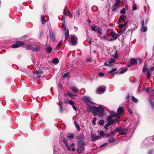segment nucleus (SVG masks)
<instances>
[{
  "label": "nucleus",
  "mask_w": 154,
  "mask_h": 154,
  "mask_svg": "<svg viewBox=\"0 0 154 154\" xmlns=\"http://www.w3.org/2000/svg\"><path fill=\"white\" fill-rule=\"evenodd\" d=\"M87 106L89 112H91L96 115H99L100 117L103 116L104 107L103 106L100 105L98 107L95 106H91L89 105H88Z\"/></svg>",
  "instance_id": "nucleus-1"
},
{
  "label": "nucleus",
  "mask_w": 154,
  "mask_h": 154,
  "mask_svg": "<svg viewBox=\"0 0 154 154\" xmlns=\"http://www.w3.org/2000/svg\"><path fill=\"white\" fill-rule=\"evenodd\" d=\"M120 115H117L116 113L113 114L112 115L109 116L107 119V120L108 122L112 123L113 122H118V119L119 118Z\"/></svg>",
  "instance_id": "nucleus-2"
},
{
  "label": "nucleus",
  "mask_w": 154,
  "mask_h": 154,
  "mask_svg": "<svg viewBox=\"0 0 154 154\" xmlns=\"http://www.w3.org/2000/svg\"><path fill=\"white\" fill-rule=\"evenodd\" d=\"M91 28L92 31L98 32V34H97V35L99 37H101L102 30L100 27L98 26L97 25H94L91 26Z\"/></svg>",
  "instance_id": "nucleus-3"
},
{
  "label": "nucleus",
  "mask_w": 154,
  "mask_h": 154,
  "mask_svg": "<svg viewBox=\"0 0 154 154\" xmlns=\"http://www.w3.org/2000/svg\"><path fill=\"white\" fill-rule=\"evenodd\" d=\"M24 45V43L18 41H17L16 44L13 45L11 47L12 48H17L19 47L22 46Z\"/></svg>",
  "instance_id": "nucleus-4"
},
{
  "label": "nucleus",
  "mask_w": 154,
  "mask_h": 154,
  "mask_svg": "<svg viewBox=\"0 0 154 154\" xmlns=\"http://www.w3.org/2000/svg\"><path fill=\"white\" fill-rule=\"evenodd\" d=\"M106 91L105 88L101 87L98 88L97 90V94H102L104 93Z\"/></svg>",
  "instance_id": "nucleus-5"
},
{
  "label": "nucleus",
  "mask_w": 154,
  "mask_h": 154,
  "mask_svg": "<svg viewBox=\"0 0 154 154\" xmlns=\"http://www.w3.org/2000/svg\"><path fill=\"white\" fill-rule=\"evenodd\" d=\"M71 42L72 45H75L77 44V38L76 36H72L71 37Z\"/></svg>",
  "instance_id": "nucleus-6"
},
{
  "label": "nucleus",
  "mask_w": 154,
  "mask_h": 154,
  "mask_svg": "<svg viewBox=\"0 0 154 154\" xmlns=\"http://www.w3.org/2000/svg\"><path fill=\"white\" fill-rule=\"evenodd\" d=\"M91 138L93 141H95L97 140L100 139L101 138V137L100 136H96L93 134H91Z\"/></svg>",
  "instance_id": "nucleus-7"
},
{
  "label": "nucleus",
  "mask_w": 154,
  "mask_h": 154,
  "mask_svg": "<svg viewBox=\"0 0 154 154\" xmlns=\"http://www.w3.org/2000/svg\"><path fill=\"white\" fill-rule=\"evenodd\" d=\"M83 99L85 103H87L88 102H90L91 103H92L93 104H95V103H93L92 102H91L90 101V99L89 97L87 96H85L83 97Z\"/></svg>",
  "instance_id": "nucleus-8"
},
{
  "label": "nucleus",
  "mask_w": 154,
  "mask_h": 154,
  "mask_svg": "<svg viewBox=\"0 0 154 154\" xmlns=\"http://www.w3.org/2000/svg\"><path fill=\"white\" fill-rule=\"evenodd\" d=\"M68 140L66 139L65 138L63 139V142L65 145L67 147L68 149L69 150H71L69 146L68 143L67 142Z\"/></svg>",
  "instance_id": "nucleus-9"
},
{
  "label": "nucleus",
  "mask_w": 154,
  "mask_h": 154,
  "mask_svg": "<svg viewBox=\"0 0 154 154\" xmlns=\"http://www.w3.org/2000/svg\"><path fill=\"white\" fill-rule=\"evenodd\" d=\"M144 21L143 20L142 21V28L141 30V32H144L146 31L147 30V27L146 26H144Z\"/></svg>",
  "instance_id": "nucleus-10"
},
{
  "label": "nucleus",
  "mask_w": 154,
  "mask_h": 154,
  "mask_svg": "<svg viewBox=\"0 0 154 154\" xmlns=\"http://www.w3.org/2000/svg\"><path fill=\"white\" fill-rule=\"evenodd\" d=\"M83 146L84 145H79V148L77 149V150L79 153H81L82 151L84 149V148Z\"/></svg>",
  "instance_id": "nucleus-11"
},
{
  "label": "nucleus",
  "mask_w": 154,
  "mask_h": 154,
  "mask_svg": "<svg viewBox=\"0 0 154 154\" xmlns=\"http://www.w3.org/2000/svg\"><path fill=\"white\" fill-rule=\"evenodd\" d=\"M110 34L112 37H114L113 39L114 40L118 38V36H117L116 33L113 31H111Z\"/></svg>",
  "instance_id": "nucleus-12"
},
{
  "label": "nucleus",
  "mask_w": 154,
  "mask_h": 154,
  "mask_svg": "<svg viewBox=\"0 0 154 154\" xmlns=\"http://www.w3.org/2000/svg\"><path fill=\"white\" fill-rule=\"evenodd\" d=\"M126 19V17L125 15H121L119 19V23L123 22L125 19Z\"/></svg>",
  "instance_id": "nucleus-13"
},
{
  "label": "nucleus",
  "mask_w": 154,
  "mask_h": 154,
  "mask_svg": "<svg viewBox=\"0 0 154 154\" xmlns=\"http://www.w3.org/2000/svg\"><path fill=\"white\" fill-rule=\"evenodd\" d=\"M123 111V107L119 106L117 110V112L118 113V114H117V115H119Z\"/></svg>",
  "instance_id": "nucleus-14"
},
{
  "label": "nucleus",
  "mask_w": 154,
  "mask_h": 154,
  "mask_svg": "<svg viewBox=\"0 0 154 154\" xmlns=\"http://www.w3.org/2000/svg\"><path fill=\"white\" fill-rule=\"evenodd\" d=\"M130 63L131 65H136L137 64V60L134 59H131Z\"/></svg>",
  "instance_id": "nucleus-15"
},
{
  "label": "nucleus",
  "mask_w": 154,
  "mask_h": 154,
  "mask_svg": "<svg viewBox=\"0 0 154 154\" xmlns=\"http://www.w3.org/2000/svg\"><path fill=\"white\" fill-rule=\"evenodd\" d=\"M50 37L51 40L54 41L55 39V35L54 33L52 31L50 32Z\"/></svg>",
  "instance_id": "nucleus-16"
},
{
  "label": "nucleus",
  "mask_w": 154,
  "mask_h": 154,
  "mask_svg": "<svg viewBox=\"0 0 154 154\" xmlns=\"http://www.w3.org/2000/svg\"><path fill=\"white\" fill-rule=\"evenodd\" d=\"M40 49V47L37 45H34L33 46V48L32 49V51H39Z\"/></svg>",
  "instance_id": "nucleus-17"
},
{
  "label": "nucleus",
  "mask_w": 154,
  "mask_h": 154,
  "mask_svg": "<svg viewBox=\"0 0 154 154\" xmlns=\"http://www.w3.org/2000/svg\"><path fill=\"white\" fill-rule=\"evenodd\" d=\"M115 140L116 138L115 137H111L108 139V141L109 143H111L115 142Z\"/></svg>",
  "instance_id": "nucleus-18"
},
{
  "label": "nucleus",
  "mask_w": 154,
  "mask_h": 154,
  "mask_svg": "<svg viewBox=\"0 0 154 154\" xmlns=\"http://www.w3.org/2000/svg\"><path fill=\"white\" fill-rule=\"evenodd\" d=\"M62 43H63V41L62 40L60 41V42H59V43H58V45L55 48V49L59 50L60 48V46L62 44Z\"/></svg>",
  "instance_id": "nucleus-19"
},
{
  "label": "nucleus",
  "mask_w": 154,
  "mask_h": 154,
  "mask_svg": "<svg viewBox=\"0 0 154 154\" xmlns=\"http://www.w3.org/2000/svg\"><path fill=\"white\" fill-rule=\"evenodd\" d=\"M109 37V35H104L103 36H102L101 37H99L101 39L103 40H107Z\"/></svg>",
  "instance_id": "nucleus-20"
},
{
  "label": "nucleus",
  "mask_w": 154,
  "mask_h": 154,
  "mask_svg": "<svg viewBox=\"0 0 154 154\" xmlns=\"http://www.w3.org/2000/svg\"><path fill=\"white\" fill-rule=\"evenodd\" d=\"M117 70V69L116 68H114L112 69L111 70L109 71V74L110 75H112L114 73H113V72L116 71Z\"/></svg>",
  "instance_id": "nucleus-21"
},
{
  "label": "nucleus",
  "mask_w": 154,
  "mask_h": 154,
  "mask_svg": "<svg viewBox=\"0 0 154 154\" xmlns=\"http://www.w3.org/2000/svg\"><path fill=\"white\" fill-rule=\"evenodd\" d=\"M69 35V30L68 29H66V31L65 33V38L66 39Z\"/></svg>",
  "instance_id": "nucleus-22"
},
{
  "label": "nucleus",
  "mask_w": 154,
  "mask_h": 154,
  "mask_svg": "<svg viewBox=\"0 0 154 154\" xmlns=\"http://www.w3.org/2000/svg\"><path fill=\"white\" fill-rule=\"evenodd\" d=\"M71 89L72 91L74 92H77L78 91V89L77 88L75 87H72L71 88Z\"/></svg>",
  "instance_id": "nucleus-23"
},
{
  "label": "nucleus",
  "mask_w": 154,
  "mask_h": 154,
  "mask_svg": "<svg viewBox=\"0 0 154 154\" xmlns=\"http://www.w3.org/2000/svg\"><path fill=\"white\" fill-rule=\"evenodd\" d=\"M117 4H115L112 7V10L113 11H116V10L117 8Z\"/></svg>",
  "instance_id": "nucleus-24"
},
{
  "label": "nucleus",
  "mask_w": 154,
  "mask_h": 154,
  "mask_svg": "<svg viewBox=\"0 0 154 154\" xmlns=\"http://www.w3.org/2000/svg\"><path fill=\"white\" fill-rule=\"evenodd\" d=\"M59 62V60L57 58H55L52 60V63L55 64H57Z\"/></svg>",
  "instance_id": "nucleus-25"
},
{
  "label": "nucleus",
  "mask_w": 154,
  "mask_h": 154,
  "mask_svg": "<svg viewBox=\"0 0 154 154\" xmlns=\"http://www.w3.org/2000/svg\"><path fill=\"white\" fill-rule=\"evenodd\" d=\"M147 70V65L146 63H145L143 69V72H145Z\"/></svg>",
  "instance_id": "nucleus-26"
},
{
  "label": "nucleus",
  "mask_w": 154,
  "mask_h": 154,
  "mask_svg": "<svg viewBox=\"0 0 154 154\" xmlns=\"http://www.w3.org/2000/svg\"><path fill=\"white\" fill-rule=\"evenodd\" d=\"M74 136V134L70 133H68L67 135V137L68 138L70 139H72Z\"/></svg>",
  "instance_id": "nucleus-27"
},
{
  "label": "nucleus",
  "mask_w": 154,
  "mask_h": 154,
  "mask_svg": "<svg viewBox=\"0 0 154 154\" xmlns=\"http://www.w3.org/2000/svg\"><path fill=\"white\" fill-rule=\"evenodd\" d=\"M127 24V21H125L123 24H119V26L120 28H123V27H125L126 25Z\"/></svg>",
  "instance_id": "nucleus-28"
},
{
  "label": "nucleus",
  "mask_w": 154,
  "mask_h": 154,
  "mask_svg": "<svg viewBox=\"0 0 154 154\" xmlns=\"http://www.w3.org/2000/svg\"><path fill=\"white\" fill-rule=\"evenodd\" d=\"M67 94L69 96H75L76 95V94H73L71 91L67 92Z\"/></svg>",
  "instance_id": "nucleus-29"
},
{
  "label": "nucleus",
  "mask_w": 154,
  "mask_h": 154,
  "mask_svg": "<svg viewBox=\"0 0 154 154\" xmlns=\"http://www.w3.org/2000/svg\"><path fill=\"white\" fill-rule=\"evenodd\" d=\"M74 123L75 127H76V128L78 130V131H79L80 130V127L79 125H78V124L75 121H74Z\"/></svg>",
  "instance_id": "nucleus-30"
},
{
  "label": "nucleus",
  "mask_w": 154,
  "mask_h": 154,
  "mask_svg": "<svg viewBox=\"0 0 154 154\" xmlns=\"http://www.w3.org/2000/svg\"><path fill=\"white\" fill-rule=\"evenodd\" d=\"M41 20L42 24H44L45 23V20L44 16H42L41 17Z\"/></svg>",
  "instance_id": "nucleus-31"
},
{
  "label": "nucleus",
  "mask_w": 154,
  "mask_h": 154,
  "mask_svg": "<svg viewBox=\"0 0 154 154\" xmlns=\"http://www.w3.org/2000/svg\"><path fill=\"white\" fill-rule=\"evenodd\" d=\"M127 70V68H125L122 69L121 71L120 72V73L121 74H123Z\"/></svg>",
  "instance_id": "nucleus-32"
},
{
  "label": "nucleus",
  "mask_w": 154,
  "mask_h": 154,
  "mask_svg": "<svg viewBox=\"0 0 154 154\" xmlns=\"http://www.w3.org/2000/svg\"><path fill=\"white\" fill-rule=\"evenodd\" d=\"M131 98L134 102L137 103L138 102V100L137 98H135L134 97L132 96Z\"/></svg>",
  "instance_id": "nucleus-33"
},
{
  "label": "nucleus",
  "mask_w": 154,
  "mask_h": 154,
  "mask_svg": "<svg viewBox=\"0 0 154 154\" xmlns=\"http://www.w3.org/2000/svg\"><path fill=\"white\" fill-rule=\"evenodd\" d=\"M52 49V48L50 47L47 48L46 49L47 52L48 53H50L51 52Z\"/></svg>",
  "instance_id": "nucleus-34"
},
{
  "label": "nucleus",
  "mask_w": 154,
  "mask_h": 154,
  "mask_svg": "<svg viewBox=\"0 0 154 154\" xmlns=\"http://www.w3.org/2000/svg\"><path fill=\"white\" fill-rule=\"evenodd\" d=\"M35 72L36 74L38 75L42 74L43 73V71L40 70L35 71Z\"/></svg>",
  "instance_id": "nucleus-35"
},
{
  "label": "nucleus",
  "mask_w": 154,
  "mask_h": 154,
  "mask_svg": "<svg viewBox=\"0 0 154 154\" xmlns=\"http://www.w3.org/2000/svg\"><path fill=\"white\" fill-rule=\"evenodd\" d=\"M33 48V46H32V45H28L27 46L26 48L27 49L29 50H31L32 49V50Z\"/></svg>",
  "instance_id": "nucleus-36"
},
{
  "label": "nucleus",
  "mask_w": 154,
  "mask_h": 154,
  "mask_svg": "<svg viewBox=\"0 0 154 154\" xmlns=\"http://www.w3.org/2000/svg\"><path fill=\"white\" fill-rule=\"evenodd\" d=\"M111 125L110 122H109L106 124L104 126V128L106 130L108 129V128Z\"/></svg>",
  "instance_id": "nucleus-37"
},
{
  "label": "nucleus",
  "mask_w": 154,
  "mask_h": 154,
  "mask_svg": "<svg viewBox=\"0 0 154 154\" xmlns=\"http://www.w3.org/2000/svg\"><path fill=\"white\" fill-rule=\"evenodd\" d=\"M152 91V89L151 88H148L146 91V92L147 93H151Z\"/></svg>",
  "instance_id": "nucleus-38"
},
{
  "label": "nucleus",
  "mask_w": 154,
  "mask_h": 154,
  "mask_svg": "<svg viewBox=\"0 0 154 154\" xmlns=\"http://www.w3.org/2000/svg\"><path fill=\"white\" fill-rule=\"evenodd\" d=\"M120 13L121 14H125L126 13L125 8H123L121 9L120 11Z\"/></svg>",
  "instance_id": "nucleus-39"
},
{
  "label": "nucleus",
  "mask_w": 154,
  "mask_h": 154,
  "mask_svg": "<svg viewBox=\"0 0 154 154\" xmlns=\"http://www.w3.org/2000/svg\"><path fill=\"white\" fill-rule=\"evenodd\" d=\"M147 78L148 79H149L151 75V74L149 72V69H148L147 72Z\"/></svg>",
  "instance_id": "nucleus-40"
},
{
  "label": "nucleus",
  "mask_w": 154,
  "mask_h": 154,
  "mask_svg": "<svg viewBox=\"0 0 154 154\" xmlns=\"http://www.w3.org/2000/svg\"><path fill=\"white\" fill-rule=\"evenodd\" d=\"M100 135L103 137H104L105 136V133L103 131H100Z\"/></svg>",
  "instance_id": "nucleus-41"
},
{
  "label": "nucleus",
  "mask_w": 154,
  "mask_h": 154,
  "mask_svg": "<svg viewBox=\"0 0 154 154\" xmlns=\"http://www.w3.org/2000/svg\"><path fill=\"white\" fill-rule=\"evenodd\" d=\"M97 120V118L96 117H94V118L92 122L94 124V125H95L96 123L95 121H96Z\"/></svg>",
  "instance_id": "nucleus-42"
},
{
  "label": "nucleus",
  "mask_w": 154,
  "mask_h": 154,
  "mask_svg": "<svg viewBox=\"0 0 154 154\" xmlns=\"http://www.w3.org/2000/svg\"><path fill=\"white\" fill-rule=\"evenodd\" d=\"M121 129V127L117 128L115 130V132H120L121 131V129Z\"/></svg>",
  "instance_id": "nucleus-43"
},
{
  "label": "nucleus",
  "mask_w": 154,
  "mask_h": 154,
  "mask_svg": "<svg viewBox=\"0 0 154 154\" xmlns=\"http://www.w3.org/2000/svg\"><path fill=\"white\" fill-rule=\"evenodd\" d=\"M104 123V121L103 120H100L99 121V124L101 125H103Z\"/></svg>",
  "instance_id": "nucleus-44"
},
{
  "label": "nucleus",
  "mask_w": 154,
  "mask_h": 154,
  "mask_svg": "<svg viewBox=\"0 0 154 154\" xmlns=\"http://www.w3.org/2000/svg\"><path fill=\"white\" fill-rule=\"evenodd\" d=\"M121 131L125 132V131H127L128 129L127 128H122L121 127Z\"/></svg>",
  "instance_id": "nucleus-45"
},
{
  "label": "nucleus",
  "mask_w": 154,
  "mask_h": 154,
  "mask_svg": "<svg viewBox=\"0 0 154 154\" xmlns=\"http://www.w3.org/2000/svg\"><path fill=\"white\" fill-rule=\"evenodd\" d=\"M59 106H60V111L61 112H63V108L62 107V105L60 104L59 105Z\"/></svg>",
  "instance_id": "nucleus-46"
},
{
  "label": "nucleus",
  "mask_w": 154,
  "mask_h": 154,
  "mask_svg": "<svg viewBox=\"0 0 154 154\" xmlns=\"http://www.w3.org/2000/svg\"><path fill=\"white\" fill-rule=\"evenodd\" d=\"M128 110L129 113L132 115V112L131 110L129 108H128Z\"/></svg>",
  "instance_id": "nucleus-47"
},
{
  "label": "nucleus",
  "mask_w": 154,
  "mask_h": 154,
  "mask_svg": "<svg viewBox=\"0 0 154 154\" xmlns=\"http://www.w3.org/2000/svg\"><path fill=\"white\" fill-rule=\"evenodd\" d=\"M120 134L121 135H125L126 134V133L125 132L121 131Z\"/></svg>",
  "instance_id": "nucleus-48"
},
{
  "label": "nucleus",
  "mask_w": 154,
  "mask_h": 154,
  "mask_svg": "<svg viewBox=\"0 0 154 154\" xmlns=\"http://www.w3.org/2000/svg\"><path fill=\"white\" fill-rule=\"evenodd\" d=\"M112 56L115 58H117L118 57V54L117 53V52H116V53L115 54H114V55H112Z\"/></svg>",
  "instance_id": "nucleus-49"
},
{
  "label": "nucleus",
  "mask_w": 154,
  "mask_h": 154,
  "mask_svg": "<svg viewBox=\"0 0 154 154\" xmlns=\"http://www.w3.org/2000/svg\"><path fill=\"white\" fill-rule=\"evenodd\" d=\"M68 104H70L71 105H73L74 103H73L72 100H69V103Z\"/></svg>",
  "instance_id": "nucleus-50"
},
{
  "label": "nucleus",
  "mask_w": 154,
  "mask_h": 154,
  "mask_svg": "<svg viewBox=\"0 0 154 154\" xmlns=\"http://www.w3.org/2000/svg\"><path fill=\"white\" fill-rule=\"evenodd\" d=\"M150 103L153 108H154V104L153 102H152L151 100H150Z\"/></svg>",
  "instance_id": "nucleus-51"
},
{
  "label": "nucleus",
  "mask_w": 154,
  "mask_h": 154,
  "mask_svg": "<svg viewBox=\"0 0 154 154\" xmlns=\"http://www.w3.org/2000/svg\"><path fill=\"white\" fill-rule=\"evenodd\" d=\"M73 109L75 110V111H76L77 110V108L74 105V104H73V105H72Z\"/></svg>",
  "instance_id": "nucleus-52"
},
{
  "label": "nucleus",
  "mask_w": 154,
  "mask_h": 154,
  "mask_svg": "<svg viewBox=\"0 0 154 154\" xmlns=\"http://www.w3.org/2000/svg\"><path fill=\"white\" fill-rule=\"evenodd\" d=\"M98 75L102 77L104 75V73L102 72H100L99 73Z\"/></svg>",
  "instance_id": "nucleus-53"
},
{
  "label": "nucleus",
  "mask_w": 154,
  "mask_h": 154,
  "mask_svg": "<svg viewBox=\"0 0 154 154\" xmlns=\"http://www.w3.org/2000/svg\"><path fill=\"white\" fill-rule=\"evenodd\" d=\"M116 3L115 4H117V5H118L119 4L120 2V0H116Z\"/></svg>",
  "instance_id": "nucleus-54"
},
{
  "label": "nucleus",
  "mask_w": 154,
  "mask_h": 154,
  "mask_svg": "<svg viewBox=\"0 0 154 154\" xmlns=\"http://www.w3.org/2000/svg\"><path fill=\"white\" fill-rule=\"evenodd\" d=\"M68 75L67 74V73H65L63 75V77L64 78H66V77H68Z\"/></svg>",
  "instance_id": "nucleus-55"
},
{
  "label": "nucleus",
  "mask_w": 154,
  "mask_h": 154,
  "mask_svg": "<svg viewBox=\"0 0 154 154\" xmlns=\"http://www.w3.org/2000/svg\"><path fill=\"white\" fill-rule=\"evenodd\" d=\"M69 100H65L64 101V103H66L68 104L69 103Z\"/></svg>",
  "instance_id": "nucleus-56"
},
{
  "label": "nucleus",
  "mask_w": 154,
  "mask_h": 154,
  "mask_svg": "<svg viewBox=\"0 0 154 154\" xmlns=\"http://www.w3.org/2000/svg\"><path fill=\"white\" fill-rule=\"evenodd\" d=\"M115 62L114 60L112 59H111L110 60V61H109V62L110 63H114Z\"/></svg>",
  "instance_id": "nucleus-57"
},
{
  "label": "nucleus",
  "mask_w": 154,
  "mask_h": 154,
  "mask_svg": "<svg viewBox=\"0 0 154 154\" xmlns=\"http://www.w3.org/2000/svg\"><path fill=\"white\" fill-rule=\"evenodd\" d=\"M105 135L107 137H108L111 135V134L110 133L107 134H106Z\"/></svg>",
  "instance_id": "nucleus-58"
},
{
  "label": "nucleus",
  "mask_w": 154,
  "mask_h": 154,
  "mask_svg": "<svg viewBox=\"0 0 154 154\" xmlns=\"http://www.w3.org/2000/svg\"><path fill=\"white\" fill-rule=\"evenodd\" d=\"M137 9V8L136 6H134L133 7V9L134 10H135Z\"/></svg>",
  "instance_id": "nucleus-59"
},
{
  "label": "nucleus",
  "mask_w": 154,
  "mask_h": 154,
  "mask_svg": "<svg viewBox=\"0 0 154 154\" xmlns=\"http://www.w3.org/2000/svg\"><path fill=\"white\" fill-rule=\"evenodd\" d=\"M139 61V63L140 64L141 63H142V60L141 59H138Z\"/></svg>",
  "instance_id": "nucleus-60"
},
{
  "label": "nucleus",
  "mask_w": 154,
  "mask_h": 154,
  "mask_svg": "<svg viewBox=\"0 0 154 154\" xmlns=\"http://www.w3.org/2000/svg\"><path fill=\"white\" fill-rule=\"evenodd\" d=\"M125 10L126 9L127 10L128 9V5H126L125 6Z\"/></svg>",
  "instance_id": "nucleus-61"
},
{
  "label": "nucleus",
  "mask_w": 154,
  "mask_h": 154,
  "mask_svg": "<svg viewBox=\"0 0 154 154\" xmlns=\"http://www.w3.org/2000/svg\"><path fill=\"white\" fill-rule=\"evenodd\" d=\"M154 69V68L153 67H151L149 69H149L150 70H152Z\"/></svg>",
  "instance_id": "nucleus-62"
},
{
  "label": "nucleus",
  "mask_w": 154,
  "mask_h": 154,
  "mask_svg": "<svg viewBox=\"0 0 154 154\" xmlns=\"http://www.w3.org/2000/svg\"><path fill=\"white\" fill-rule=\"evenodd\" d=\"M63 12H64V13L65 14H66V9H64V10H63Z\"/></svg>",
  "instance_id": "nucleus-63"
},
{
  "label": "nucleus",
  "mask_w": 154,
  "mask_h": 154,
  "mask_svg": "<svg viewBox=\"0 0 154 154\" xmlns=\"http://www.w3.org/2000/svg\"><path fill=\"white\" fill-rule=\"evenodd\" d=\"M115 132L114 131L111 132L110 134H111V135H113L114 134Z\"/></svg>",
  "instance_id": "nucleus-64"
}]
</instances>
